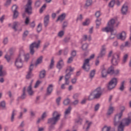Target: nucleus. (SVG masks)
Instances as JSON below:
<instances>
[{
    "instance_id": "nucleus-49",
    "label": "nucleus",
    "mask_w": 131,
    "mask_h": 131,
    "mask_svg": "<svg viewBox=\"0 0 131 131\" xmlns=\"http://www.w3.org/2000/svg\"><path fill=\"white\" fill-rule=\"evenodd\" d=\"M79 103V100L78 99H76L75 101L72 102V104L74 105V106H76V105L78 104Z\"/></svg>"
},
{
    "instance_id": "nucleus-43",
    "label": "nucleus",
    "mask_w": 131,
    "mask_h": 131,
    "mask_svg": "<svg viewBox=\"0 0 131 131\" xmlns=\"http://www.w3.org/2000/svg\"><path fill=\"white\" fill-rule=\"evenodd\" d=\"M102 19H97L96 20V28L98 29L99 28V27L100 26V25H101V21Z\"/></svg>"
},
{
    "instance_id": "nucleus-46",
    "label": "nucleus",
    "mask_w": 131,
    "mask_h": 131,
    "mask_svg": "<svg viewBox=\"0 0 131 131\" xmlns=\"http://www.w3.org/2000/svg\"><path fill=\"white\" fill-rule=\"evenodd\" d=\"M111 129V126L108 127L107 126H104L102 128V131H110Z\"/></svg>"
},
{
    "instance_id": "nucleus-44",
    "label": "nucleus",
    "mask_w": 131,
    "mask_h": 131,
    "mask_svg": "<svg viewBox=\"0 0 131 131\" xmlns=\"http://www.w3.org/2000/svg\"><path fill=\"white\" fill-rule=\"evenodd\" d=\"M115 4V1L112 0L108 4V6L110 7V8H113V7H114Z\"/></svg>"
},
{
    "instance_id": "nucleus-59",
    "label": "nucleus",
    "mask_w": 131,
    "mask_h": 131,
    "mask_svg": "<svg viewBox=\"0 0 131 131\" xmlns=\"http://www.w3.org/2000/svg\"><path fill=\"white\" fill-rule=\"evenodd\" d=\"M29 58H30V56H29V55L28 54L25 55V61L26 62H27L29 60Z\"/></svg>"
},
{
    "instance_id": "nucleus-9",
    "label": "nucleus",
    "mask_w": 131,
    "mask_h": 131,
    "mask_svg": "<svg viewBox=\"0 0 131 131\" xmlns=\"http://www.w3.org/2000/svg\"><path fill=\"white\" fill-rule=\"evenodd\" d=\"M93 95L94 96L95 99H99L102 96V92L101 88L98 87L93 92Z\"/></svg>"
},
{
    "instance_id": "nucleus-40",
    "label": "nucleus",
    "mask_w": 131,
    "mask_h": 131,
    "mask_svg": "<svg viewBox=\"0 0 131 131\" xmlns=\"http://www.w3.org/2000/svg\"><path fill=\"white\" fill-rule=\"evenodd\" d=\"M124 81H123L121 83V85L119 88V90L120 91H121V92L123 91V90H124Z\"/></svg>"
},
{
    "instance_id": "nucleus-53",
    "label": "nucleus",
    "mask_w": 131,
    "mask_h": 131,
    "mask_svg": "<svg viewBox=\"0 0 131 131\" xmlns=\"http://www.w3.org/2000/svg\"><path fill=\"white\" fill-rule=\"evenodd\" d=\"M61 101V97H59L56 100V104L58 106H60V102Z\"/></svg>"
},
{
    "instance_id": "nucleus-55",
    "label": "nucleus",
    "mask_w": 131,
    "mask_h": 131,
    "mask_svg": "<svg viewBox=\"0 0 131 131\" xmlns=\"http://www.w3.org/2000/svg\"><path fill=\"white\" fill-rule=\"evenodd\" d=\"M73 58L74 57L71 56L68 60L67 63L68 64H70L71 63H72V62L73 61Z\"/></svg>"
},
{
    "instance_id": "nucleus-13",
    "label": "nucleus",
    "mask_w": 131,
    "mask_h": 131,
    "mask_svg": "<svg viewBox=\"0 0 131 131\" xmlns=\"http://www.w3.org/2000/svg\"><path fill=\"white\" fill-rule=\"evenodd\" d=\"M54 88V85L53 84H50L48 85L46 91V96H51L52 93H53V89Z\"/></svg>"
},
{
    "instance_id": "nucleus-58",
    "label": "nucleus",
    "mask_w": 131,
    "mask_h": 131,
    "mask_svg": "<svg viewBox=\"0 0 131 131\" xmlns=\"http://www.w3.org/2000/svg\"><path fill=\"white\" fill-rule=\"evenodd\" d=\"M5 59H6L7 62H10L11 61V56L6 54L5 56Z\"/></svg>"
},
{
    "instance_id": "nucleus-14",
    "label": "nucleus",
    "mask_w": 131,
    "mask_h": 131,
    "mask_svg": "<svg viewBox=\"0 0 131 131\" xmlns=\"http://www.w3.org/2000/svg\"><path fill=\"white\" fill-rule=\"evenodd\" d=\"M32 70H33V64H31L30 66L29 72L26 76V78L27 79H29V78H31V77L33 76V74H32Z\"/></svg>"
},
{
    "instance_id": "nucleus-62",
    "label": "nucleus",
    "mask_w": 131,
    "mask_h": 131,
    "mask_svg": "<svg viewBox=\"0 0 131 131\" xmlns=\"http://www.w3.org/2000/svg\"><path fill=\"white\" fill-rule=\"evenodd\" d=\"M95 16H96V18H99V17H100V16H101V12L99 11H97L95 13Z\"/></svg>"
},
{
    "instance_id": "nucleus-26",
    "label": "nucleus",
    "mask_w": 131,
    "mask_h": 131,
    "mask_svg": "<svg viewBox=\"0 0 131 131\" xmlns=\"http://www.w3.org/2000/svg\"><path fill=\"white\" fill-rule=\"evenodd\" d=\"M108 74H114V67L113 66H111L107 70Z\"/></svg>"
},
{
    "instance_id": "nucleus-34",
    "label": "nucleus",
    "mask_w": 131,
    "mask_h": 131,
    "mask_svg": "<svg viewBox=\"0 0 131 131\" xmlns=\"http://www.w3.org/2000/svg\"><path fill=\"white\" fill-rule=\"evenodd\" d=\"M40 5H41V1H40V0H38L35 3V8H39L40 7Z\"/></svg>"
},
{
    "instance_id": "nucleus-63",
    "label": "nucleus",
    "mask_w": 131,
    "mask_h": 131,
    "mask_svg": "<svg viewBox=\"0 0 131 131\" xmlns=\"http://www.w3.org/2000/svg\"><path fill=\"white\" fill-rule=\"evenodd\" d=\"M100 108V104L99 103L97 104L95 106V111H98Z\"/></svg>"
},
{
    "instance_id": "nucleus-8",
    "label": "nucleus",
    "mask_w": 131,
    "mask_h": 131,
    "mask_svg": "<svg viewBox=\"0 0 131 131\" xmlns=\"http://www.w3.org/2000/svg\"><path fill=\"white\" fill-rule=\"evenodd\" d=\"M31 4H32V1L31 0H28V3L26 5L25 12L27 13L28 15H31L32 14V7H31Z\"/></svg>"
},
{
    "instance_id": "nucleus-35",
    "label": "nucleus",
    "mask_w": 131,
    "mask_h": 131,
    "mask_svg": "<svg viewBox=\"0 0 131 131\" xmlns=\"http://www.w3.org/2000/svg\"><path fill=\"white\" fill-rule=\"evenodd\" d=\"M46 8H47V4H45L43 5L40 8L39 13L40 14H42V12L46 10Z\"/></svg>"
},
{
    "instance_id": "nucleus-24",
    "label": "nucleus",
    "mask_w": 131,
    "mask_h": 131,
    "mask_svg": "<svg viewBox=\"0 0 131 131\" xmlns=\"http://www.w3.org/2000/svg\"><path fill=\"white\" fill-rule=\"evenodd\" d=\"M127 6L124 5L121 9L122 14L123 15H126V13H127Z\"/></svg>"
},
{
    "instance_id": "nucleus-50",
    "label": "nucleus",
    "mask_w": 131,
    "mask_h": 131,
    "mask_svg": "<svg viewBox=\"0 0 131 131\" xmlns=\"http://www.w3.org/2000/svg\"><path fill=\"white\" fill-rule=\"evenodd\" d=\"M71 57H72L73 58H74V57H76V51H72L71 53Z\"/></svg>"
},
{
    "instance_id": "nucleus-21",
    "label": "nucleus",
    "mask_w": 131,
    "mask_h": 131,
    "mask_svg": "<svg viewBox=\"0 0 131 131\" xmlns=\"http://www.w3.org/2000/svg\"><path fill=\"white\" fill-rule=\"evenodd\" d=\"M50 22V15H47L44 17V25L45 27H47Z\"/></svg>"
},
{
    "instance_id": "nucleus-18",
    "label": "nucleus",
    "mask_w": 131,
    "mask_h": 131,
    "mask_svg": "<svg viewBox=\"0 0 131 131\" xmlns=\"http://www.w3.org/2000/svg\"><path fill=\"white\" fill-rule=\"evenodd\" d=\"M21 25V23L19 21H14L13 22L12 26V29H14V31H17L18 30V28L20 27Z\"/></svg>"
},
{
    "instance_id": "nucleus-15",
    "label": "nucleus",
    "mask_w": 131,
    "mask_h": 131,
    "mask_svg": "<svg viewBox=\"0 0 131 131\" xmlns=\"http://www.w3.org/2000/svg\"><path fill=\"white\" fill-rule=\"evenodd\" d=\"M105 55H106V47L105 46H102L98 58H103Z\"/></svg>"
},
{
    "instance_id": "nucleus-23",
    "label": "nucleus",
    "mask_w": 131,
    "mask_h": 131,
    "mask_svg": "<svg viewBox=\"0 0 131 131\" xmlns=\"http://www.w3.org/2000/svg\"><path fill=\"white\" fill-rule=\"evenodd\" d=\"M72 110V108L71 106H69L68 108L66 110V112H64V118H67V116H68V115H70Z\"/></svg>"
},
{
    "instance_id": "nucleus-16",
    "label": "nucleus",
    "mask_w": 131,
    "mask_h": 131,
    "mask_svg": "<svg viewBox=\"0 0 131 131\" xmlns=\"http://www.w3.org/2000/svg\"><path fill=\"white\" fill-rule=\"evenodd\" d=\"M101 70V76L102 77L105 78L107 77V74H108V72L106 68H105V66L104 65L102 66L100 68Z\"/></svg>"
},
{
    "instance_id": "nucleus-39",
    "label": "nucleus",
    "mask_w": 131,
    "mask_h": 131,
    "mask_svg": "<svg viewBox=\"0 0 131 131\" xmlns=\"http://www.w3.org/2000/svg\"><path fill=\"white\" fill-rule=\"evenodd\" d=\"M89 24H90V19L89 18L86 19L85 21L83 22L82 23V25L83 26H88V25H89Z\"/></svg>"
},
{
    "instance_id": "nucleus-20",
    "label": "nucleus",
    "mask_w": 131,
    "mask_h": 131,
    "mask_svg": "<svg viewBox=\"0 0 131 131\" xmlns=\"http://www.w3.org/2000/svg\"><path fill=\"white\" fill-rule=\"evenodd\" d=\"M72 73L69 72L67 73L65 75V83L67 85L69 84V79L71 77V75Z\"/></svg>"
},
{
    "instance_id": "nucleus-10",
    "label": "nucleus",
    "mask_w": 131,
    "mask_h": 131,
    "mask_svg": "<svg viewBox=\"0 0 131 131\" xmlns=\"http://www.w3.org/2000/svg\"><path fill=\"white\" fill-rule=\"evenodd\" d=\"M117 84V79L116 78H113L108 83V85L107 86L108 90H110V91H111V90H113V89H114V88L116 86Z\"/></svg>"
},
{
    "instance_id": "nucleus-5",
    "label": "nucleus",
    "mask_w": 131,
    "mask_h": 131,
    "mask_svg": "<svg viewBox=\"0 0 131 131\" xmlns=\"http://www.w3.org/2000/svg\"><path fill=\"white\" fill-rule=\"evenodd\" d=\"M121 112L117 114L115 116L114 121V125H116L118 124V120L121 119V117H122V115L123 114V112L124 110H125V107L124 106L120 107Z\"/></svg>"
},
{
    "instance_id": "nucleus-31",
    "label": "nucleus",
    "mask_w": 131,
    "mask_h": 131,
    "mask_svg": "<svg viewBox=\"0 0 131 131\" xmlns=\"http://www.w3.org/2000/svg\"><path fill=\"white\" fill-rule=\"evenodd\" d=\"M113 111H114V107L110 106L107 111V115H111L113 114Z\"/></svg>"
},
{
    "instance_id": "nucleus-4",
    "label": "nucleus",
    "mask_w": 131,
    "mask_h": 131,
    "mask_svg": "<svg viewBox=\"0 0 131 131\" xmlns=\"http://www.w3.org/2000/svg\"><path fill=\"white\" fill-rule=\"evenodd\" d=\"M24 50H20L19 51V55L18 57L16 59L15 62V66L17 68H22V67H23V60H22L21 56H24Z\"/></svg>"
},
{
    "instance_id": "nucleus-29",
    "label": "nucleus",
    "mask_w": 131,
    "mask_h": 131,
    "mask_svg": "<svg viewBox=\"0 0 131 131\" xmlns=\"http://www.w3.org/2000/svg\"><path fill=\"white\" fill-rule=\"evenodd\" d=\"M46 77V70L41 71L39 73V78H45Z\"/></svg>"
},
{
    "instance_id": "nucleus-2",
    "label": "nucleus",
    "mask_w": 131,
    "mask_h": 131,
    "mask_svg": "<svg viewBox=\"0 0 131 131\" xmlns=\"http://www.w3.org/2000/svg\"><path fill=\"white\" fill-rule=\"evenodd\" d=\"M114 24H115V19L112 18L107 23V27L101 29L103 32H111L110 39H113L115 37V34L113 33L114 31Z\"/></svg>"
},
{
    "instance_id": "nucleus-17",
    "label": "nucleus",
    "mask_w": 131,
    "mask_h": 131,
    "mask_svg": "<svg viewBox=\"0 0 131 131\" xmlns=\"http://www.w3.org/2000/svg\"><path fill=\"white\" fill-rule=\"evenodd\" d=\"M126 37V33L125 31H122L121 33L117 35L118 39L124 40Z\"/></svg>"
},
{
    "instance_id": "nucleus-52",
    "label": "nucleus",
    "mask_w": 131,
    "mask_h": 131,
    "mask_svg": "<svg viewBox=\"0 0 131 131\" xmlns=\"http://www.w3.org/2000/svg\"><path fill=\"white\" fill-rule=\"evenodd\" d=\"M29 22H30V19H29V17H27L25 21V23L26 25H28V24H29Z\"/></svg>"
},
{
    "instance_id": "nucleus-6",
    "label": "nucleus",
    "mask_w": 131,
    "mask_h": 131,
    "mask_svg": "<svg viewBox=\"0 0 131 131\" xmlns=\"http://www.w3.org/2000/svg\"><path fill=\"white\" fill-rule=\"evenodd\" d=\"M94 58H95V54H92L90 56L89 58L85 59L84 60L82 69L85 70V71H90V61H91L92 59H94Z\"/></svg>"
},
{
    "instance_id": "nucleus-7",
    "label": "nucleus",
    "mask_w": 131,
    "mask_h": 131,
    "mask_svg": "<svg viewBox=\"0 0 131 131\" xmlns=\"http://www.w3.org/2000/svg\"><path fill=\"white\" fill-rule=\"evenodd\" d=\"M39 45H40V40H39L37 42H34L30 45V53L31 55L34 54V48L38 49Z\"/></svg>"
},
{
    "instance_id": "nucleus-48",
    "label": "nucleus",
    "mask_w": 131,
    "mask_h": 131,
    "mask_svg": "<svg viewBox=\"0 0 131 131\" xmlns=\"http://www.w3.org/2000/svg\"><path fill=\"white\" fill-rule=\"evenodd\" d=\"M89 48V44L88 43H85L82 45V49L83 50V51H85Z\"/></svg>"
},
{
    "instance_id": "nucleus-41",
    "label": "nucleus",
    "mask_w": 131,
    "mask_h": 131,
    "mask_svg": "<svg viewBox=\"0 0 131 131\" xmlns=\"http://www.w3.org/2000/svg\"><path fill=\"white\" fill-rule=\"evenodd\" d=\"M88 123L87 127L86 128V131H88L89 130V128L91 127V125H92V122H89L88 120H86L85 125Z\"/></svg>"
},
{
    "instance_id": "nucleus-30",
    "label": "nucleus",
    "mask_w": 131,
    "mask_h": 131,
    "mask_svg": "<svg viewBox=\"0 0 131 131\" xmlns=\"http://www.w3.org/2000/svg\"><path fill=\"white\" fill-rule=\"evenodd\" d=\"M25 92H26V88L24 87L23 90V94L20 96V99L22 100H24V99L26 98V94L25 93Z\"/></svg>"
},
{
    "instance_id": "nucleus-1",
    "label": "nucleus",
    "mask_w": 131,
    "mask_h": 131,
    "mask_svg": "<svg viewBox=\"0 0 131 131\" xmlns=\"http://www.w3.org/2000/svg\"><path fill=\"white\" fill-rule=\"evenodd\" d=\"M61 117V114L57 111L53 112L52 114V117L48 119V123L50 124L49 126V130L51 131L53 129H55V125L57 124V123Z\"/></svg>"
},
{
    "instance_id": "nucleus-36",
    "label": "nucleus",
    "mask_w": 131,
    "mask_h": 131,
    "mask_svg": "<svg viewBox=\"0 0 131 131\" xmlns=\"http://www.w3.org/2000/svg\"><path fill=\"white\" fill-rule=\"evenodd\" d=\"M93 4V0H87L85 3V7H90Z\"/></svg>"
},
{
    "instance_id": "nucleus-45",
    "label": "nucleus",
    "mask_w": 131,
    "mask_h": 131,
    "mask_svg": "<svg viewBox=\"0 0 131 131\" xmlns=\"http://www.w3.org/2000/svg\"><path fill=\"white\" fill-rule=\"evenodd\" d=\"M95 99V96H94V94H93V92L90 95V96L88 97V100L89 101H92V100H94Z\"/></svg>"
},
{
    "instance_id": "nucleus-56",
    "label": "nucleus",
    "mask_w": 131,
    "mask_h": 131,
    "mask_svg": "<svg viewBox=\"0 0 131 131\" xmlns=\"http://www.w3.org/2000/svg\"><path fill=\"white\" fill-rule=\"evenodd\" d=\"M63 35H64V31H60V32H58V36L59 37H62Z\"/></svg>"
},
{
    "instance_id": "nucleus-11",
    "label": "nucleus",
    "mask_w": 131,
    "mask_h": 131,
    "mask_svg": "<svg viewBox=\"0 0 131 131\" xmlns=\"http://www.w3.org/2000/svg\"><path fill=\"white\" fill-rule=\"evenodd\" d=\"M119 61V55L117 53H115L113 55L112 59V63L114 66H116L118 64Z\"/></svg>"
},
{
    "instance_id": "nucleus-32",
    "label": "nucleus",
    "mask_w": 131,
    "mask_h": 131,
    "mask_svg": "<svg viewBox=\"0 0 131 131\" xmlns=\"http://www.w3.org/2000/svg\"><path fill=\"white\" fill-rule=\"evenodd\" d=\"M95 74H96V70H92L90 72V78H91V79H93Z\"/></svg>"
},
{
    "instance_id": "nucleus-28",
    "label": "nucleus",
    "mask_w": 131,
    "mask_h": 131,
    "mask_svg": "<svg viewBox=\"0 0 131 131\" xmlns=\"http://www.w3.org/2000/svg\"><path fill=\"white\" fill-rule=\"evenodd\" d=\"M27 92L29 94V95H30V96H32L33 94V91H32V87L31 86V84H30L28 89H27Z\"/></svg>"
},
{
    "instance_id": "nucleus-47",
    "label": "nucleus",
    "mask_w": 131,
    "mask_h": 131,
    "mask_svg": "<svg viewBox=\"0 0 131 131\" xmlns=\"http://www.w3.org/2000/svg\"><path fill=\"white\" fill-rule=\"evenodd\" d=\"M41 24H39L37 26V32L39 33L41 31Z\"/></svg>"
},
{
    "instance_id": "nucleus-54",
    "label": "nucleus",
    "mask_w": 131,
    "mask_h": 131,
    "mask_svg": "<svg viewBox=\"0 0 131 131\" xmlns=\"http://www.w3.org/2000/svg\"><path fill=\"white\" fill-rule=\"evenodd\" d=\"M68 26V22L67 21H64L63 24H62V29H65L66 27Z\"/></svg>"
},
{
    "instance_id": "nucleus-51",
    "label": "nucleus",
    "mask_w": 131,
    "mask_h": 131,
    "mask_svg": "<svg viewBox=\"0 0 131 131\" xmlns=\"http://www.w3.org/2000/svg\"><path fill=\"white\" fill-rule=\"evenodd\" d=\"M68 70H69V72H70V73H72V72H73V71L74 70V68L69 67V69H67L66 72H67V71H68Z\"/></svg>"
},
{
    "instance_id": "nucleus-33",
    "label": "nucleus",
    "mask_w": 131,
    "mask_h": 131,
    "mask_svg": "<svg viewBox=\"0 0 131 131\" xmlns=\"http://www.w3.org/2000/svg\"><path fill=\"white\" fill-rule=\"evenodd\" d=\"M16 115V110H14L12 111V115H11V122H14V119L15 118V116Z\"/></svg>"
},
{
    "instance_id": "nucleus-64",
    "label": "nucleus",
    "mask_w": 131,
    "mask_h": 131,
    "mask_svg": "<svg viewBox=\"0 0 131 131\" xmlns=\"http://www.w3.org/2000/svg\"><path fill=\"white\" fill-rule=\"evenodd\" d=\"M82 20V15L80 14L79 16L77 17V21H81Z\"/></svg>"
},
{
    "instance_id": "nucleus-3",
    "label": "nucleus",
    "mask_w": 131,
    "mask_h": 131,
    "mask_svg": "<svg viewBox=\"0 0 131 131\" xmlns=\"http://www.w3.org/2000/svg\"><path fill=\"white\" fill-rule=\"evenodd\" d=\"M129 115L131 116V113L128 114V118H126L120 121V119L118 120V123L117 125H114L115 126H118V131H124V126L125 125H129L131 123V119H129Z\"/></svg>"
},
{
    "instance_id": "nucleus-25",
    "label": "nucleus",
    "mask_w": 131,
    "mask_h": 131,
    "mask_svg": "<svg viewBox=\"0 0 131 131\" xmlns=\"http://www.w3.org/2000/svg\"><path fill=\"white\" fill-rule=\"evenodd\" d=\"M3 68L4 67L3 66H0V77H2V76H5V75H7V72H6V71H3Z\"/></svg>"
},
{
    "instance_id": "nucleus-60",
    "label": "nucleus",
    "mask_w": 131,
    "mask_h": 131,
    "mask_svg": "<svg viewBox=\"0 0 131 131\" xmlns=\"http://www.w3.org/2000/svg\"><path fill=\"white\" fill-rule=\"evenodd\" d=\"M127 57H128V55H127V54H125V55H124L123 59V63H125V62H126Z\"/></svg>"
},
{
    "instance_id": "nucleus-37",
    "label": "nucleus",
    "mask_w": 131,
    "mask_h": 131,
    "mask_svg": "<svg viewBox=\"0 0 131 131\" xmlns=\"http://www.w3.org/2000/svg\"><path fill=\"white\" fill-rule=\"evenodd\" d=\"M54 57H52L51 58V61L50 64V69H52V68H53V67H54V64H55V61L54 60Z\"/></svg>"
},
{
    "instance_id": "nucleus-22",
    "label": "nucleus",
    "mask_w": 131,
    "mask_h": 131,
    "mask_svg": "<svg viewBox=\"0 0 131 131\" xmlns=\"http://www.w3.org/2000/svg\"><path fill=\"white\" fill-rule=\"evenodd\" d=\"M65 18H66V13H62L61 15H60L57 20H56V22H58V21H63V20H65Z\"/></svg>"
},
{
    "instance_id": "nucleus-42",
    "label": "nucleus",
    "mask_w": 131,
    "mask_h": 131,
    "mask_svg": "<svg viewBox=\"0 0 131 131\" xmlns=\"http://www.w3.org/2000/svg\"><path fill=\"white\" fill-rule=\"evenodd\" d=\"M75 122L78 124H81V123H82V119L80 118H78L77 119L75 120Z\"/></svg>"
},
{
    "instance_id": "nucleus-19",
    "label": "nucleus",
    "mask_w": 131,
    "mask_h": 131,
    "mask_svg": "<svg viewBox=\"0 0 131 131\" xmlns=\"http://www.w3.org/2000/svg\"><path fill=\"white\" fill-rule=\"evenodd\" d=\"M63 66H64V61H63V59H61L57 62L56 67L57 69H59L60 71L62 69V68H63Z\"/></svg>"
},
{
    "instance_id": "nucleus-57",
    "label": "nucleus",
    "mask_w": 131,
    "mask_h": 131,
    "mask_svg": "<svg viewBox=\"0 0 131 131\" xmlns=\"http://www.w3.org/2000/svg\"><path fill=\"white\" fill-rule=\"evenodd\" d=\"M0 107H2V108H5V107H6V102L4 101H2L0 103Z\"/></svg>"
},
{
    "instance_id": "nucleus-38",
    "label": "nucleus",
    "mask_w": 131,
    "mask_h": 131,
    "mask_svg": "<svg viewBox=\"0 0 131 131\" xmlns=\"http://www.w3.org/2000/svg\"><path fill=\"white\" fill-rule=\"evenodd\" d=\"M63 104L65 105L66 106H67V105H69L70 103V99L69 98H67L63 101Z\"/></svg>"
},
{
    "instance_id": "nucleus-61",
    "label": "nucleus",
    "mask_w": 131,
    "mask_h": 131,
    "mask_svg": "<svg viewBox=\"0 0 131 131\" xmlns=\"http://www.w3.org/2000/svg\"><path fill=\"white\" fill-rule=\"evenodd\" d=\"M9 42V40L8 39V37H6L3 40V43L4 45H7Z\"/></svg>"
},
{
    "instance_id": "nucleus-27",
    "label": "nucleus",
    "mask_w": 131,
    "mask_h": 131,
    "mask_svg": "<svg viewBox=\"0 0 131 131\" xmlns=\"http://www.w3.org/2000/svg\"><path fill=\"white\" fill-rule=\"evenodd\" d=\"M43 57L42 56H40L39 58H37L36 62L35 63V66H37L38 64H41L42 62V59Z\"/></svg>"
},
{
    "instance_id": "nucleus-12",
    "label": "nucleus",
    "mask_w": 131,
    "mask_h": 131,
    "mask_svg": "<svg viewBox=\"0 0 131 131\" xmlns=\"http://www.w3.org/2000/svg\"><path fill=\"white\" fill-rule=\"evenodd\" d=\"M17 9H18V6L16 5H14L12 7V10L13 12V18L14 19L17 18L19 15V12L17 11Z\"/></svg>"
}]
</instances>
